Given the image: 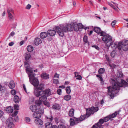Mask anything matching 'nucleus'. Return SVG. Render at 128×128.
<instances>
[{
	"label": "nucleus",
	"mask_w": 128,
	"mask_h": 128,
	"mask_svg": "<svg viewBox=\"0 0 128 128\" xmlns=\"http://www.w3.org/2000/svg\"><path fill=\"white\" fill-rule=\"evenodd\" d=\"M83 28L86 30L89 29V27H85L83 26L81 24H77L76 23H73L71 24L66 25L65 26H62L55 28V30L59 35L61 36H64V32H66L68 31H72L74 30L75 31H78L79 29Z\"/></svg>",
	"instance_id": "nucleus-1"
},
{
	"label": "nucleus",
	"mask_w": 128,
	"mask_h": 128,
	"mask_svg": "<svg viewBox=\"0 0 128 128\" xmlns=\"http://www.w3.org/2000/svg\"><path fill=\"white\" fill-rule=\"evenodd\" d=\"M110 83L112 84V87L109 86L107 87L108 94L112 98L114 97V94H118L121 87L128 86V83L123 80H121V83L116 81L112 78L110 80Z\"/></svg>",
	"instance_id": "nucleus-2"
},
{
	"label": "nucleus",
	"mask_w": 128,
	"mask_h": 128,
	"mask_svg": "<svg viewBox=\"0 0 128 128\" xmlns=\"http://www.w3.org/2000/svg\"><path fill=\"white\" fill-rule=\"evenodd\" d=\"M50 89H47L45 90L40 91L36 90L34 92L35 95L37 97L40 96L39 100H36L35 104L38 106H39L42 104V102L45 101L47 100V97L51 94Z\"/></svg>",
	"instance_id": "nucleus-3"
},
{
	"label": "nucleus",
	"mask_w": 128,
	"mask_h": 128,
	"mask_svg": "<svg viewBox=\"0 0 128 128\" xmlns=\"http://www.w3.org/2000/svg\"><path fill=\"white\" fill-rule=\"evenodd\" d=\"M26 71L29 72L28 75L30 83L34 86H36L39 84V82L38 79L34 77L35 75L36 74L33 72H37L36 69L33 70V68H30L26 69Z\"/></svg>",
	"instance_id": "nucleus-4"
},
{
	"label": "nucleus",
	"mask_w": 128,
	"mask_h": 128,
	"mask_svg": "<svg viewBox=\"0 0 128 128\" xmlns=\"http://www.w3.org/2000/svg\"><path fill=\"white\" fill-rule=\"evenodd\" d=\"M30 109L33 112V116L34 118H40L43 112L42 110L40 109H38L37 106L35 105H32L30 107Z\"/></svg>",
	"instance_id": "nucleus-5"
},
{
	"label": "nucleus",
	"mask_w": 128,
	"mask_h": 128,
	"mask_svg": "<svg viewBox=\"0 0 128 128\" xmlns=\"http://www.w3.org/2000/svg\"><path fill=\"white\" fill-rule=\"evenodd\" d=\"M105 34L102 36H103L102 40L103 41L106 42V46L109 47L112 44V37L108 34L105 35Z\"/></svg>",
	"instance_id": "nucleus-6"
},
{
	"label": "nucleus",
	"mask_w": 128,
	"mask_h": 128,
	"mask_svg": "<svg viewBox=\"0 0 128 128\" xmlns=\"http://www.w3.org/2000/svg\"><path fill=\"white\" fill-rule=\"evenodd\" d=\"M98 110V107H94L93 106L92 107L90 108H86V118H88L90 116L91 114H93L95 112L97 111Z\"/></svg>",
	"instance_id": "nucleus-7"
},
{
	"label": "nucleus",
	"mask_w": 128,
	"mask_h": 128,
	"mask_svg": "<svg viewBox=\"0 0 128 128\" xmlns=\"http://www.w3.org/2000/svg\"><path fill=\"white\" fill-rule=\"evenodd\" d=\"M13 122V118L11 117H9L6 120V124L8 128H12L14 127Z\"/></svg>",
	"instance_id": "nucleus-8"
},
{
	"label": "nucleus",
	"mask_w": 128,
	"mask_h": 128,
	"mask_svg": "<svg viewBox=\"0 0 128 128\" xmlns=\"http://www.w3.org/2000/svg\"><path fill=\"white\" fill-rule=\"evenodd\" d=\"M94 31L100 36H102L105 34V32L102 31L100 28L99 27H95L94 28Z\"/></svg>",
	"instance_id": "nucleus-9"
},
{
	"label": "nucleus",
	"mask_w": 128,
	"mask_h": 128,
	"mask_svg": "<svg viewBox=\"0 0 128 128\" xmlns=\"http://www.w3.org/2000/svg\"><path fill=\"white\" fill-rule=\"evenodd\" d=\"M121 42H119L118 45H116V48H117L118 49L120 50H121L122 48L124 51H126L127 50V48L125 47V48L122 44Z\"/></svg>",
	"instance_id": "nucleus-10"
},
{
	"label": "nucleus",
	"mask_w": 128,
	"mask_h": 128,
	"mask_svg": "<svg viewBox=\"0 0 128 128\" xmlns=\"http://www.w3.org/2000/svg\"><path fill=\"white\" fill-rule=\"evenodd\" d=\"M56 27H55L54 29L55 30V28ZM56 31L55 30H49L48 31V34L51 36H54L55 34L56 33Z\"/></svg>",
	"instance_id": "nucleus-11"
},
{
	"label": "nucleus",
	"mask_w": 128,
	"mask_h": 128,
	"mask_svg": "<svg viewBox=\"0 0 128 128\" xmlns=\"http://www.w3.org/2000/svg\"><path fill=\"white\" fill-rule=\"evenodd\" d=\"M35 120V122L38 125H42L43 124V122L42 120L40 119H39L40 118H36Z\"/></svg>",
	"instance_id": "nucleus-12"
},
{
	"label": "nucleus",
	"mask_w": 128,
	"mask_h": 128,
	"mask_svg": "<svg viewBox=\"0 0 128 128\" xmlns=\"http://www.w3.org/2000/svg\"><path fill=\"white\" fill-rule=\"evenodd\" d=\"M120 110H119L115 112L114 113L112 114L109 115L111 119L112 118H113L116 117L117 114H118Z\"/></svg>",
	"instance_id": "nucleus-13"
},
{
	"label": "nucleus",
	"mask_w": 128,
	"mask_h": 128,
	"mask_svg": "<svg viewBox=\"0 0 128 128\" xmlns=\"http://www.w3.org/2000/svg\"><path fill=\"white\" fill-rule=\"evenodd\" d=\"M42 42L41 39L39 38H37L34 40V43L36 45H38Z\"/></svg>",
	"instance_id": "nucleus-14"
},
{
	"label": "nucleus",
	"mask_w": 128,
	"mask_h": 128,
	"mask_svg": "<svg viewBox=\"0 0 128 128\" xmlns=\"http://www.w3.org/2000/svg\"><path fill=\"white\" fill-rule=\"evenodd\" d=\"M41 77L42 78L47 79L49 78V74L46 73H43L41 75Z\"/></svg>",
	"instance_id": "nucleus-15"
},
{
	"label": "nucleus",
	"mask_w": 128,
	"mask_h": 128,
	"mask_svg": "<svg viewBox=\"0 0 128 128\" xmlns=\"http://www.w3.org/2000/svg\"><path fill=\"white\" fill-rule=\"evenodd\" d=\"M8 86L11 89L14 88L15 86V84L14 81L13 80L10 81L9 84Z\"/></svg>",
	"instance_id": "nucleus-16"
},
{
	"label": "nucleus",
	"mask_w": 128,
	"mask_h": 128,
	"mask_svg": "<svg viewBox=\"0 0 128 128\" xmlns=\"http://www.w3.org/2000/svg\"><path fill=\"white\" fill-rule=\"evenodd\" d=\"M48 36V33L44 32L41 33L40 34V36L42 38H46Z\"/></svg>",
	"instance_id": "nucleus-17"
},
{
	"label": "nucleus",
	"mask_w": 128,
	"mask_h": 128,
	"mask_svg": "<svg viewBox=\"0 0 128 128\" xmlns=\"http://www.w3.org/2000/svg\"><path fill=\"white\" fill-rule=\"evenodd\" d=\"M25 55L26 60L27 62H28L29 60V59L31 58V55L30 53L28 52L26 53Z\"/></svg>",
	"instance_id": "nucleus-18"
},
{
	"label": "nucleus",
	"mask_w": 128,
	"mask_h": 128,
	"mask_svg": "<svg viewBox=\"0 0 128 128\" xmlns=\"http://www.w3.org/2000/svg\"><path fill=\"white\" fill-rule=\"evenodd\" d=\"M96 76L99 78L98 80L100 81L102 84L103 85L104 84V81H103L102 75L101 74L97 75Z\"/></svg>",
	"instance_id": "nucleus-19"
},
{
	"label": "nucleus",
	"mask_w": 128,
	"mask_h": 128,
	"mask_svg": "<svg viewBox=\"0 0 128 128\" xmlns=\"http://www.w3.org/2000/svg\"><path fill=\"white\" fill-rule=\"evenodd\" d=\"M52 108L53 109L56 110H59L60 109V107L59 104H56L53 105Z\"/></svg>",
	"instance_id": "nucleus-20"
},
{
	"label": "nucleus",
	"mask_w": 128,
	"mask_h": 128,
	"mask_svg": "<svg viewBox=\"0 0 128 128\" xmlns=\"http://www.w3.org/2000/svg\"><path fill=\"white\" fill-rule=\"evenodd\" d=\"M13 108L11 106L7 107L6 109V111L8 113H12L13 111Z\"/></svg>",
	"instance_id": "nucleus-21"
},
{
	"label": "nucleus",
	"mask_w": 128,
	"mask_h": 128,
	"mask_svg": "<svg viewBox=\"0 0 128 128\" xmlns=\"http://www.w3.org/2000/svg\"><path fill=\"white\" fill-rule=\"evenodd\" d=\"M36 88L38 90H40L44 89V86L43 84H40L39 85L36 86Z\"/></svg>",
	"instance_id": "nucleus-22"
},
{
	"label": "nucleus",
	"mask_w": 128,
	"mask_h": 128,
	"mask_svg": "<svg viewBox=\"0 0 128 128\" xmlns=\"http://www.w3.org/2000/svg\"><path fill=\"white\" fill-rule=\"evenodd\" d=\"M74 110L73 108L71 109L69 111L68 115L70 117L74 115Z\"/></svg>",
	"instance_id": "nucleus-23"
},
{
	"label": "nucleus",
	"mask_w": 128,
	"mask_h": 128,
	"mask_svg": "<svg viewBox=\"0 0 128 128\" xmlns=\"http://www.w3.org/2000/svg\"><path fill=\"white\" fill-rule=\"evenodd\" d=\"M20 100L19 97L17 96H14V101L16 103H17L19 102Z\"/></svg>",
	"instance_id": "nucleus-24"
},
{
	"label": "nucleus",
	"mask_w": 128,
	"mask_h": 128,
	"mask_svg": "<svg viewBox=\"0 0 128 128\" xmlns=\"http://www.w3.org/2000/svg\"><path fill=\"white\" fill-rule=\"evenodd\" d=\"M45 126L46 128H52V124L50 122H47Z\"/></svg>",
	"instance_id": "nucleus-25"
},
{
	"label": "nucleus",
	"mask_w": 128,
	"mask_h": 128,
	"mask_svg": "<svg viewBox=\"0 0 128 128\" xmlns=\"http://www.w3.org/2000/svg\"><path fill=\"white\" fill-rule=\"evenodd\" d=\"M122 44L124 47L125 48L126 46L128 44V40H124L123 41H122V42H121Z\"/></svg>",
	"instance_id": "nucleus-26"
},
{
	"label": "nucleus",
	"mask_w": 128,
	"mask_h": 128,
	"mask_svg": "<svg viewBox=\"0 0 128 128\" xmlns=\"http://www.w3.org/2000/svg\"><path fill=\"white\" fill-rule=\"evenodd\" d=\"M27 49L28 52H31L33 51L34 48L32 46H28L27 47Z\"/></svg>",
	"instance_id": "nucleus-27"
},
{
	"label": "nucleus",
	"mask_w": 128,
	"mask_h": 128,
	"mask_svg": "<svg viewBox=\"0 0 128 128\" xmlns=\"http://www.w3.org/2000/svg\"><path fill=\"white\" fill-rule=\"evenodd\" d=\"M104 122L103 119L101 118L100 119L99 121V122L98 123L96 124V125H102L104 123Z\"/></svg>",
	"instance_id": "nucleus-28"
},
{
	"label": "nucleus",
	"mask_w": 128,
	"mask_h": 128,
	"mask_svg": "<svg viewBox=\"0 0 128 128\" xmlns=\"http://www.w3.org/2000/svg\"><path fill=\"white\" fill-rule=\"evenodd\" d=\"M71 98V96L70 95H68L65 96L64 97V99L67 101H68L70 100Z\"/></svg>",
	"instance_id": "nucleus-29"
},
{
	"label": "nucleus",
	"mask_w": 128,
	"mask_h": 128,
	"mask_svg": "<svg viewBox=\"0 0 128 128\" xmlns=\"http://www.w3.org/2000/svg\"><path fill=\"white\" fill-rule=\"evenodd\" d=\"M105 69L104 68H100L98 70V72L99 74H103L105 71Z\"/></svg>",
	"instance_id": "nucleus-30"
},
{
	"label": "nucleus",
	"mask_w": 128,
	"mask_h": 128,
	"mask_svg": "<svg viewBox=\"0 0 128 128\" xmlns=\"http://www.w3.org/2000/svg\"><path fill=\"white\" fill-rule=\"evenodd\" d=\"M66 91L68 94H70L71 92V90L70 89V86H67L66 89Z\"/></svg>",
	"instance_id": "nucleus-31"
},
{
	"label": "nucleus",
	"mask_w": 128,
	"mask_h": 128,
	"mask_svg": "<svg viewBox=\"0 0 128 128\" xmlns=\"http://www.w3.org/2000/svg\"><path fill=\"white\" fill-rule=\"evenodd\" d=\"M70 126H73L76 124L74 119H72V118H70Z\"/></svg>",
	"instance_id": "nucleus-32"
},
{
	"label": "nucleus",
	"mask_w": 128,
	"mask_h": 128,
	"mask_svg": "<svg viewBox=\"0 0 128 128\" xmlns=\"http://www.w3.org/2000/svg\"><path fill=\"white\" fill-rule=\"evenodd\" d=\"M74 118L76 124H78L81 122L79 118H76L74 117Z\"/></svg>",
	"instance_id": "nucleus-33"
},
{
	"label": "nucleus",
	"mask_w": 128,
	"mask_h": 128,
	"mask_svg": "<svg viewBox=\"0 0 128 128\" xmlns=\"http://www.w3.org/2000/svg\"><path fill=\"white\" fill-rule=\"evenodd\" d=\"M86 118V115L84 114L83 115H81L79 119L80 122H81V121L84 120Z\"/></svg>",
	"instance_id": "nucleus-34"
},
{
	"label": "nucleus",
	"mask_w": 128,
	"mask_h": 128,
	"mask_svg": "<svg viewBox=\"0 0 128 128\" xmlns=\"http://www.w3.org/2000/svg\"><path fill=\"white\" fill-rule=\"evenodd\" d=\"M110 119H111L108 115V116L104 117V118L103 120L104 122H106L108 121Z\"/></svg>",
	"instance_id": "nucleus-35"
},
{
	"label": "nucleus",
	"mask_w": 128,
	"mask_h": 128,
	"mask_svg": "<svg viewBox=\"0 0 128 128\" xmlns=\"http://www.w3.org/2000/svg\"><path fill=\"white\" fill-rule=\"evenodd\" d=\"M8 13H14L13 10L11 8H8L7 10Z\"/></svg>",
	"instance_id": "nucleus-36"
},
{
	"label": "nucleus",
	"mask_w": 128,
	"mask_h": 128,
	"mask_svg": "<svg viewBox=\"0 0 128 128\" xmlns=\"http://www.w3.org/2000/svg\"><path fill=\"white\" fill-rule=\"evenodd\" d=\"M9 18L10 20H13V16L11 13H8Z\"/></svg>",
	"instance_id": "nucleus-37"
},
{
	"label": "nucleus",
	"mask_w": 128,
	"mask_h": 128,
	"mask_svg": "<svg viewBox=\"0 0 128 128\" xmlns=\"http://www.w3.org/2000/svg\"><path fill=\"white\" fill-rule=\"evenodd\" d=\"M123 74L121 72H118L117 74V76L118 77H122L123 76Z\"/></svg>",
	"instance_id": "nucleus-38"
},
{
	"label": "nucleus",
	"mask_w": 128,
	"mask_h": 128,
	"mask_svg": "<svg viewBox=\"0 0 128 128\" xmlns=\"http://www.w3.org/2000/svg\"><path fill=\"white\" fill-rule=\"evenodd\" d=\"M88 37L86 36H85L83 38V41L85 43H87L88 42Z\"/></svg>",
	"instance_id": "nucleus-39"
},
{
	"label": "nucleus",
	"mask_w": 128,
	"mask_h": 128,
	"mask_svg": "<svg viewBox=\"0 0 128 128\" xmlns=\"http://www.w3.org/2000/svg\"><path fill=\"white\" fill-rule=\"evenodd\" d=\"M116 54V52L115 51H113L111 52L110 55L112 57L114 58L115 57Z\"/></svg>",
	"instance_id": "nucleus-40"
},
{
	"label": "nucleus",
	"mask_w": 128,
	"mask_h": 128,
	"mask_svg": "<svg viewBox=\"0 0 128 128\" xmlns=\"http://www.w3.org/2000/svg\"><path fill=\"white\" fill-rule=\"evenodd\" d=\"M58 128H66V127L63 124H60L58 126Z\"/></svg>",
	"instance_id": "nucleus-41"
},
{
	"label": "nucleus",
	"mask_w": 128,
	"mask_h": 128,
	"mask_svg": "<svg viewBox=\"0 0 128 128\" xmlns=\"http://www.w3.org/2000/svg\"><path fill=\"white\" fill-rule=\"evenodd\" d=\"M11 92L12 95H14L16 93V91L14 90H12L11 91Z\"/></svg>",
	"instance_id": "nucleus-42"
},
{
	"label": "nucleus",
	"mask_w": 128,
	"mask_h": 128,
	"mask_svg": "<svg viewBox=\"0 0 128 128\" xmlns=\"http://www.w3.org/2000/svg\"><path fill=\"white\" fill-rule=\"evenodd\" d=\"M53 82L56 84H57L58 83V79H55L53 80Z\"/></svg>",
	"instance_id": "nucleus-43"
},
{
	"label": "nucleus",
	"mask_w": 128,
	"mask_h": 128,
	"mask_svg": "<svg viewBox=\"0 0 128 128\" xmlns=\"http://www.w3.org/2000/svg\"><path fill=\"white\" fill-rule=\"evenodd\" d=\"M14 108L15 110H19V106L17 104H16L14 106Z\"/></svg>",
	"instance_id": "nucleus-44"
},
{
	"label": "nucleus",
	"mask_w": 128,
	"mask_h": 128,
	"mask_svg": "<svg viewBox=\"0 0 128 128\" xmlns=\"http://www.w3.org/2000/svg\"><path fill=\"white\" fill-rule=\"evenodd\" d=\"M24 64H25V67H26V68H28V67L29 66V64H28V63L27 62H24ZM33 68V70H34V68Z\"/></svg>",
	"instance_id": "nucleus-45"
},
{
	"label": "nucleus",
	"mask_w": 128,
	"mask_h": 128,
	"mask_svg": "<svg viewBox=\"0 0 128 128\" xmlns=\"http://www.w3.org/2000/svg\"><path fill=\"white\" fill-rule=\"evenodd\" d=\"M18 111H15L14 112V113L13 114H12V117H14V116H16V115L18 114Z\"/></svg>",
	"instance_id": "nucleus-46"
},
{
	"label": "nucleus",
	"mask_w": 128,
	"mask_h": 128,
	"mask_svg": "<svg viewBox=\"0 0 128 128\" xmlns=\"http://www.w3.org/2000/svg\"><path fill=\"white\" fill-rule=\"evenodd\" d=\"M57 93L59 95H60L62 93L61 89H59L57 91Z\"/></svg>",
	"instance_id": "nucleus-47"
},
{
	"label": "nucleus",
	"mask_w": 128,
	"mask_h": 128,
	"mask_svg": "<svg viewBox=\"0 0 128 128\" xmlns=\"http://www.w3.org/2000/svg\"><path fill=\"white\" fill-rule=\"evenodd\" d=\"M76 79L77 80H80L82 79V77L80 75H78L76 77Z\"/></svg>",
	"instance_id": "nucleus-48"
},
{
	"label": "nucleus",
	"mask_w": 128,
	"mask_h": 128,
	"mask_svg": "<svg viewBox=\"0 0 128 128\" xmlns=\"http://www.w3.org/2000/svg\"><path fill=\"white\" fill-rule=\"evenodd\" d=\"M116 21V20H114L112 23V27H114Z\"/></svg>",
	"instance_id": "nucleus-49"
},
{
	"label": "nucleus",
	"mask_w": 128,
	"mask_h": 128,
	"mask_svg": "<svg viewBox=\"0 0 128 128\" xmlns=\"http://www.w3.org/2000/svg\"><path fill=\"white\" fill-rule=\"evenodd\" d=\"M92 47L93 48H94L97 50H99L100 49L99 48L98 46H97L93 45L92 46Z\"/></svg>",
	"instance_id": "nucleus-50"
},
{
	"label": "nucleus",
	"mask_w": 128,
	"mask_h": 128,
	"mask_svg": "<svg viewBox=\"0 0 128 128\" xmlns=\"http://www.w3.org/2000/svg\"><path fill=\"white\" fill-rule=\"evenodd\" d=\"M4 114V113L2 111L0 110V118H1L2 116Z\"/></svg>",
	"instance_id": "nucleus-51"
},
{
	"label": "nucleus",
	"mask_w": 128,
	"mask_h": 128,
	"mask_svg": "<svg viewBox=\"0 0 128 128\" xmlns=\"http://www.w3.org/2000/svg\"><path fill=\"white\" fill-rule=\"evenodd\" d=\"M108 4L109 5L111 6L114 9H115V8L116 9V8L112 4H111L110 3H108Z\"/></svg>",
	"instance_id": "nucleus-52"
},
{
	"label": "nucleus",
	"mask_w": 128,
	"mask_h": 128,
	"mask_svg": "<svg viewBox=\"0 0 128 128\" xmlns=\"http://www.w3.org/2000/svg\"><path fill=\"white\" fill-rule=\"evenodd\" d=\"M109 66L110 67L112 68H115L116 66V65L114 64H109Z\"/></svg>",
	"instance_id": "nucleus-53"
},
{
	"label": "nucleus",
	"mask_w": 128,
	"mask_h": 128,
	"mask_svg": "<svg viewBox=\"0 0 128 128\" xmlns=\"http://www.w3.org/2000/svg\"><path fill=\"white\" fill-rule=\"evenodd\" d=\"M31 7V5L28 4L26 6V8L28 9H30Z\"/></svg>",
	"instance_id": "nucleus-54"
},
{
	"label": "nucleus",
	"mask_w": 128,
	"mask_h": 128,
	"mask_svg": "<svg viewBox=\"0 0 128 128\" xmlns=\"http://www.w3.org/2000/svg\"><path fill=\"white\" fill-rule=\"evenodd\" d=\"M30 119L29 118H26V120L27 122H30Z\"/></svg>",
	"instance_id": "nucleus-55"
},
{
	"label": "nucleus",
	"mask_w": 128,
	"mask_h": 128,
	"mask_svg": "<svg viewBox=\"0 0 128 128\" xmlns=\"http://www.w3.org/2000/svg\"><path fill=\"white\" fill-rule=\"evenodd\" d=\"M14 34L15 33L14 32H12L10 34V36H13Z\"/></svg>",
	"instance_id": "nucleus-56"
},
{
	"label": "nucleus",
	"mask_w": 128,
	"mask_h": 128,
	"mask_svg": "<svg viewBox=\"0 0 128 128\" xmlns=\"http://www.w3.org/2000/svg\"><path fill=\"white\" fill-rule=\"evenodd\" d=\"M98 127L97 128H103L104 126L102 125H96Z\"/></svg>",
	"instance_id": "nucleus-57"
},
{
	"label": "nucleus",
	"mask_w": 128,
	"mask_h": 128,
	"mask_svg": "<svg viewBox=\"0 0 128 128\" xmlns=\"http://www.w3.org/2000/svg\"><path fill=\"white\" fill-rule=\"evenodd\" d=\"M23 88H24V90L25 91V92H27V91H26V88L24 84H23Z\"/></svg>",
	"instance_id": "nucleus-58"
},
{
	"label": "nucleus",
	"mask_w": 128,
	"mask_h": 128,
	"mask_svg": "<svg viewBox=\"0 0 128 128\" xmlns=\"http://www.w3.org/2000/svg\"><path fill=\"white\" fill-rule=\"evenodd\" d=\"M14 44V42H10L9 44L8 45L10 46H12V45H13Z\"/></svg>",
	"instance_id": "nucleus-59"
},
{
	"label": "nucleus",
	"mask_w": 128,
	"mask_h": 128,
	"mask_svg": "<svg viewBox=\"0 0 128 128\" xmlns=\"http://www.w3.org/2000/svg\"><path fill=\"white\" fill-rule=\"evenodd\" d=\"M74 74H75L74 77L75 78H76L77 76H78V75H79V74H78V72H74Z\"/></svg>",
	"instance_id": "nucleus-60"
},
{
	"label": "nucleus",
	"mask_w": 128,
	"mask_h": 128,
	"mask_svg": "<svg viewBox=\"0 0 128 128\" xmlns=\"http://www.w3.org/2000/svg\"><path fill=\"white\" fill-rule=\"evenodd\" d=\"M54 77H56L58 78H59L58 75L56 73L55 74L54 76Z\"/></svg>",
	"instance_id": "nucleus-61"
},
{
	"label": "nucleus",
	"mask_w": 128,
	"mask_h": 128,
	"mask_svg": "<svg viewBox=\"0 0 128 128\" xmlns=\"http://www.w3.org/2000/svg\"><path fill=\"white\" fill-rule=\"evenodd\" d=\"M106 57L107 60L108 62H110V60L108 57L106 55Z\"/></svg>",
	"instance_id": "nucleus-62"
},
{
	"label": "nucleus",
	"mask_w": 128,
	"mask_h": 128,
	"mask_svg": "<svg viewBox=\"0 0 128 128\" xmlns=\"http://www.w3.org/2000/svg\"><path fill=\"white\" fill-rule=\"evenodd\" d=\"M24 44V41L22 40L21 41L20 43V46H22Z\"/></svg>",
	"instance_id": "nucleus-63"
},
{
	"label": "nucleus",
	"mask_w": 128,
	"mask_h": 128,
	"mask_svg": "<svg viewBox=\"0 0 128 128\" xmlns=\"http://www.w3.org/2000/svg\"><path fill=\"white\" fill-rule=\"evenodd\" d=\"M52 128H58V127L56 125H54L52 126Z\"/></svg>",
	"instance_id": "nucleus-64"
}]
</instances>
